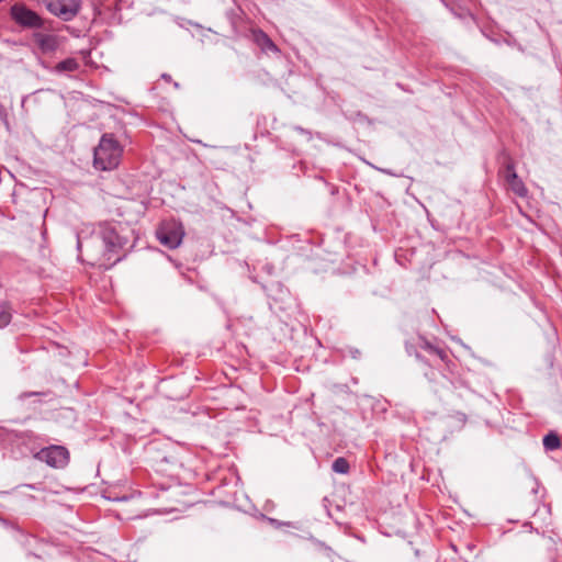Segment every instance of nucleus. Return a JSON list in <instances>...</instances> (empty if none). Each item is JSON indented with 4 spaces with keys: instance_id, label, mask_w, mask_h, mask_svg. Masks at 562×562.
I'll list each match as a JSON object with an SVG mask.
<instances>
[{
    "instance_id": "obj_16",
    "label": "nucleus",
    "mask_w": 562,
    "mask_h": 562,
    "mask_svg": "<svg viewBox=\"0 0 562 562\" xmlns=\"http://www.w3.org/2000/svg\"><path fill=\"white\" fill-rule=\"evenodd\" d=\"M434 356L438 357L441 361L446 362L448 360V353L446 350L441 349V348H438L437 347V351H435V353H432Z\"/></svg>"
},
{
    "instance_id": "obj_12",
    "label": "nucleus",
    "mask_w": 562,
    "mask_h": 562,
    "mask_svg": "<svg viewBox=\"0 0 562 562\" xmlns=\"http://www.w3.org/2000/svg\"><path fill=\"white\" fill-rule=\"evenodd\" d=\"M418 346L419 349L427 351L429 355H432L435 351H437V347L428 341L424 336H418Z\"/></svg>"
},
{
    "instance_id": "obj_3",
    "label": "nucleus",
    "mask_w": 562,
    "mask_h": 562,
    "mask_svg": "<svg viewBox=\"0 0 562 562\" xmlns=\"http://www.w3.org/2000/svg\"><path fill=\"white\" fill-rule=\"evenodd\" d=\"M499 173L509 189L520 198L527 196L528 190L515 170V162L506 150L498 154Z\"/></svg>"
},
{
    "instance_id": "obj_22",
    "label": "nucleus",
    "mask_w": 562,
    "mask_h": 562,
    "mask_svg": "<svg viewBox=\"0 0 562 562\" xmlns=\"http://www.w3.org/2000/svg\"><path fill=\"white\" fill-rule=\"evenodd\" d=\"M56 70H59V71H63V70H68L67 69V66H66V63H60L58 64Z\"/></svg>"
},
{
    "instance_id": "obj_23",
    "label": "nucleus",
    "mask_w": 562,
    "mask_h": 562,
    "mask_svg": "<svg viewBox=\"0 0 562 562\" xmlns=\"http://www.w3.org/2000/svg\"><path fill=\"white\" fill-rule=\"evenodd\" d=\"M22 486L31 488V490H38L35 484H23Z\"/></svg>"
},
{
    "instance_id": "obj_21",
    "label": "nucleus",
    "mask_w": 562,
    "mask_h": 562,
    "mask_svg": "<svg viewBox=\"0 0 562 562\" xmlns=\"http://www.w3.org/2000/svg\"><path fill=\"white\" fill-rule=\"evenodd\" d=\"M161 79L167 81V82H169V81H171V76L168 72H162L161 74Z\"/></svg>"
},
{
    "instance_id": "obj_24",
    "label": "nucleus",
    "mask_w": 562,
    "mask_h": 562,
    "mask_svg": "<svg viewBox=\"0 0 562 562\" xmlns=\"http://www.w3.org/2000/svg\"><path fill=\"white\" fill-rule=\"evenodd\" d=\"M4 114V108L0 104V115Z\"/></svg>"
},
{
    "instance_id": "obj_9",
    "label": "nucleus",
    "mask_w": 562,
    "mask_h": 562,
    "mask_svg": "<svg viewBox=\"0 0 562 562\" xmlns=\"http://www.w3.org/2000/svg\"><path fill=\"white\" fill-rule=\"evenodd\" d=\"M543 447L547 451H553L561 447V439L554 431H550L543 437Z\"/></svg>"
},
{
    "instance_id": "obj_15",
    "label": "nucleus",
    "mask_w": 562,
    "mask_h": 562,
    "mask_svg": "<svg viewBox=\"0 0 562 562\" xmlns=\"http://www.w3.org/2000/svg\"><path fill=\"white\" fill-rule=\"evenodd\" d=\"M40 45L43 47V48H52L53 45H54V38L52 36H41L40 38Z\"/></svg>"
},
{
    "instance_id": "obj_2",
    "label": "nucleus",
    "mask_w": 562,
    "mask_h": 562,
    "mask_svg": "<svg viewBox=\"0 0 562 562\" xmlns=\"http://www.w3.org/2000/svg\"><path fill=\"white\" fill-rule=\"evenodd\" d=\"M123 154V147L111 133H104L93 149V167L101 171L115 169Z\"/></svg>"
},
{
    "instance_id": "obj_14",
    "label": "nucleus",
    "mask_w": 562,
    "mask_h": 562,
    "mask_svg": "<svg viewBox=\"0 0 562 562\" xmlns=\"http://www.w3.org/2000/svg\"><path fill=\"white\" fill-rule=\"evenodd\" d=\"M418 348H419L418 341L417 342L405 341V350L408 356H415V352H418Z\"/></svg>"
},
{
    "instance_id": "obj_28",
    "label": "nucleus",
    "mask_w": 562,
    "mask_h": 562,
    "mask_svg": "<svg viewBox=\"0 0 562 562\" xmlns=\"http://www.w3.org/2000/svg\"><path fill=\"white\" fill-rule=\"evenodd\" d=\"M468 548H469L470 550H472V549L474 548V546H472V544H468Z\"/></svg>"
},
{
    "instance_id": "obj_11",
    "label": "nucleus",
    "mask_w": 562,
    "mask_h": 562,
    "mask_svg": "<svg viewBox=\"0 0 562 562\" xmlns=\"http://www.w3.org/2000/svg\"><path fill=\"white\" fill-rule=\"evenodd\" d=\"M331 469L336 473L346 474V473H348L350 465H349V462L347 461V459L339 457L334 460V462L331 464Z\"/></svg>"
},
{
    "instance_id": "obj_20",
    "label": "nucleus",
    "mask_w": 562,
    "mask_h": 562,
    "mask_svg": "<svg viewBox=\"0 0 562 562\" xmlns=\"http://www.w3.org/2000/svg\"><path fill=\"white\" fill-rule=\"evenodd\" d=\"M360 350L358 349H350V355L352 358L357 359L360 356Z\"/></svg>"
},
{
    "instance_id": "obj_25",
    "label": "nucleus",
    "mask_w": 562,
    "mask_h": 562,
    "mask_svg": "<svg viewBox=\"0 0 562 562\" xmlns=\"http://www.w3.org/2000/svg\"><path fill=\"white\" fill-rule=\"evenodd\" d=\"M381 171L384 173H387V175H393L390 170H386V169H381Z\"/></svg>"
},
{
    "instance_id": "obj_18",
    "label": "nucleus",
    "mask_w": 562,
    "mask_h": 562,
    "mask_svg": "<svg viewBox=\"0 0 562 562\" xmlns=\"http://www.w3.org/2000/svg\"><path fill=\"white\" fill-rule=\"evenodd\" d=\"M294 130L300 132V133L306 134V135H308L311 137V132L305 130V128H303V127H301V126H294Z\"/></svg>"
},
{
    "instance_id": "obj_30",
    "label": "nucleus",
    "mask_w": 562,
    "mask_h": 562,
    "mask_svg": "<svg viewBox=\"0 0 562 562\" xmlns=\"http://www.w3.org/2000/svg\"><path fill=\"white\" fill-rule=\"evenodd\" d=\"M3 0H0V3L2 2Z\"/></svg>"
},
{
    "instance_id": "obj_26",
    "label": "nucleus",
    "mask_w": 562,
    "mask_h": 562,
    "mask_svg": "<svg viewBox=\"0 0 562 562\" xmlns=\"http://www.w3.org/2000/svg\"><path fill=\"white\" fill-rule=\"evenodd\" d=\"M161 461L169 462V459L167 457H164Z\"/></svg>"
},
{
    "instance_id": "obj_1",
    "label": "nucleus",
    "mask_w": 562,
    "mask_h": 562,
    "mask_svg": "<svg viewBox=\"0 0 562 562\" xmlns=\"http://www.w3.org/2000/svg\"><path fill=\"white\" fill-rule=\"evenodd\" d=\"M98 236L103 244L100 266L110 269L125 257V246L128 240L119 234L113 224L108 222L99 225Z\"/></svg>"
},
{
    "instance_id": "obj_17",
    "label": "nucleus",
    "mask_w": 562,
    "mask_h": 562,
    "mask_svg": "<svg viewBox=\"0 0 562 562\" xmlns=\"http://www.w3.org/2000/svg\"><path fill=\"white\" fill-rule=\"evenodd\" d=\"M415 359L428 367H431L432 364L430 363V361L428 359H426L419 351L418 352H415Z\"/></svg>"
},
{
    "instance_id": "obj_29",
    "label": "nucleus",
    "mask_w": 562,
    "mask_h": 562,
    "mask_svg": "<svg viewBox=\"0 0 562 562\" xmlns=\"http://www.w3.org/2000/svg\"><path fill=\"white\" fill-rule=\"evenodd\" d=\"M7 493H8V492H1V491H0V494H7Z\"/></svg>"
},
{
    "instance_id": "obj_13",
    "label": "nucleus",
    "mask_w": 562,
    "mask_h": 562,
    "mask_svg": "<svg viewBox=\"0 0 562 562\" xmlns=\"http://www.w3.org/2000/svg\"><path fill=\"white\" fill-rule=\"evenodd\" d=\"M53 395V392L52 391H45V392H23L19 395V398L20 400H25L27 397H31V396H43V397H47V396H52Z\"/></svg>"
},
{
    "instance_id": "obj_27",
    "label": "nucleus",
    "mask_w": 562,
    "mask_h": 562,
    "mask_svg": "<svg viewBox=\"0 0 562 562\" xmlns=\"http://www.w3.org/2000/svg\"><path fill=\"white\" fill-rule=\"evenodd\" d=\"M80 247H81V243H80V240H78L77 248L80 249Z\"/></svg>"
},
{
    "instance_id": "obj_6",
    "label": "nucleus",
    "mask_w": 562,
    "mask_h": 562,
    "mask_svg": "<svg viewBox=\"0 0 562 562\" xmlns=\"http://www.w3.org/2000/svg\"><path fill=\"white\" fill-rule=\"evenodd\" d=\"M46 9L63 21H71L80 11V0H43Z\"/></svg>"
},
{
    "instance_id": "obj_4",
    "label": "nucleus",
    "mask_w": 562,
    "mask_h": 562,
    "mask_svg": "<svg viewBox=\"0 0 562 562\" xmlns=\"http://www.w3.org/2000/svg\"><path fill=\"white\" fill-rule=\"evenodd\" d=\"M156 237L165 247L175 249L180 246L184 237L183 225L175 220L165 221L158 226Z\"/></svg>"
},
{
    "instance_id": "obj_19",
    "label": "nucleus",
    "mask_w": 562,
    "mask_h": 562,
    "mask_svg": "<svg viewBox=\"0 0 562 562\" xmlns=\"http://www.w3.org/2000/svg\"><path fill=\"white\" fill-rule=\"evenodd\" d=\"M425 376H426L429 381H434V380H435V371H434V370H430V372H425Z\"/></svg>"
},
{
    "instance_id": "obj_5",
    "label": "nucleus",
    "mask_w": 562,
    "mask_h": 562,
    "mask_svg": "<svg viewBox=\"0 0 562 562\" xmlns=\"http://www.w3.org/2000/svg\"><path fill=\"white\" fill-rule=\"evenodd\" d=\"M35 458L52 468L63 469L69 462V451L63 446L52 445L41 449Z\"/></svg>"
},
{
    "instance_id": "obj_10",
    "label": "nucleus",
    "mask_w": 562,
    "mask_h": 562,
    "mask_svg": "<svg viewBox=\"0 0 562 562\" xmlns=\"http://www.w3.org/2000/svg\"><path fill=\"white\" fill-rule=\"evenodd\" d=\"M0 328H4L7 327L11 319H12V314H11V306H10V303L7 302V301H3L0 303Z\"/></svg>"
},
{
    "instance_id": "obj_8",
    "label": "nucleus",
    "mask_w": 562,
    "mask_h": 562,
    "mask_svg": "<svg viewBox=\"0 0 562 562\" xmlns=\"http://www.w3.org/2000/svg\"><path fill=\"white\" fill-rule=\"evenodd\" d=\"M252 42L267 55H278L279 48L272 40L261 30H254L251 32Z\"/></svg>"
},
{
    "instance_id": "obj_7",
    "label": "nucleus",
    "mask_w": 562,
    "mask_h": 562,
    "mask_svg": "<svg viewBox=\"0 0 562 562\" xmlns=\"http://www.w3.org/2000/svg\"><path fill=\"white\" fill-rule=\"evenodd\" d=\"M12 19L21 26L29 29L43 27V19L35 12L29 9L25 4L15 3L11 7Z\"/></svg>"
}]
</instances>
